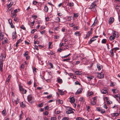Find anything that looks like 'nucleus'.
I'll list each match as a JSON object with an SVG mask.
<instances>
[{
	"instance_id": "obj_1",
	"label": "nucleus",
	"mask_w": 120,
	"mask_h": 120,
	"mask_svg": "<svg viewBox=\"0 0 120 120\" xmlns=\"http://www.w3.org/2000/svg\"><path fill=\"white\" fill-rule=\"evenodd\" d=\"M6 54L5 52L2 53L1 54L0 59V68H2L3 67V61L4 60L6 57Z\"/></svg>"
},
{
	"instance_id": "obj_2",
	"label": "nucleus",
	"mask_w": 120,
	"mask_h": 120,
	"mask_svg": "<svg viewBox=\"0 0 120 120\" xmlns=\"http://www.w3.org/2000/svg\"><path fill=\"white\" fill-rule=\"evenodd\" d=\"M68 111L66 112V113L67 114H69L73 113V112L72 111L73 109L71 107H68L67 108Z\"/></svg>"
},
{
	"instance_id": "obj_3",
	"label": "nucleus",
	"mask_w": 120,
	"mask_h": 120,
	"mask_svg": "<svg viewBox=\"0 0 120 120\" xmlns=\"http://www.w3.org/2000/svg\"><path fill=\"white\" fill-rule=\"evenodd\" d=\"M19 10L17 9L13 11H11V14L14 17H16V13L19 11Z\"/></svg>"
},
{
	"instance_id": "obj_4",
	"label": "nucleus",
	"mask_w": 120,
	"mask_h": 120,
	"mask_svg": "<svg viewBox=\"0 0 120 120\" xmlns=\"http://www.w3.org/2000/svg\"><path fill=\"white\" fill-rule=\"evenodd\" d=\"M97 77L99 79L102 78L104 77L103 74L102 72L98 73Z\"/></svg>"
},
{
	"instance_id": "obj_5",
	"label": "nucleus",
	"mask_w": 120,
	"mask_h": 120,
	"mask_svg": "<svg viewBox=\"0 0 120 120\" xmlns=\"http://www.w3.org/2000/svg\"><path fill=\"white\" fill-rule=\"evenodd\" d=\"M96 6V4H94V3H92L91 4L89 7V8L91 9L95 8V7Z\"/></svg>"
},
{
	"instance_id": "obj_6",
	"label": "nucleus",
	"mask_w": 120,
	"mask_h": 120,
	"mask_svg": "<svg viewBox=\"0 0 120 120\" xmlns=\"http://www.w3.org/2000/svg\"><path fill=\"white\" fill-rule=\"evenodd\" d=\"M27 99L28 101L30 103H31V100L32 99V95H28L27 97Z\"/></svg>"
},
{
	"instance_id": "obj_7",
	"label": "nucleus",
	"mask_w": 120,
	"mask_h": 120,
	"mask_svg": "<svg viewBox=\"0 0 120 120\" xmlns=\"http://www.w3.org/2000/svg\"><path fill=\"white\" fill-rule=\"evenodd\" d=\"M13 2H11L10 4L7 5V7L8 8V9L7 10V11H9L11 9V8H10L11 6L13 5Z\"/></svg>"
},
{
	"instance_id": "obj_8",
	"label": "nucleus",
	"mask_w": 120,
	"mask_h": 120,
	"mask_svg": "<svg viewBox=\"0 0 120 120\" xmlns=\"http://www.w3.org/2000/svg\"><path fill=\"white\" fill-rule=\"evenodd\" d=\"M114 21V18L112 17H111L109 19V23L110 24L113 23Z\"/></svg>"
},
{
	"instance_id": "obj_9",
	"label": "nucleus",
	"mask_w": 120,
	"mask_h": 120,
	"mask_svg": "<svg viewBox=\"0 0 120 120\" xmlns=\"http://www.w3.org/2000/svg\"><path fill=\"white\" fill-rule=\"evenodd\" d=\"M22 41V40L21 39H19L17 42L16 43L15 45V47H16V48H15V49H17V47L18 46V45L19 43H21Z\"/></svg>"
},
{
	"instance_id": "obj_10",
	"label": "nucleus",
	"mask_w": 120,
	"mask_h": 120,
	"mask_svg": "<svg viewBox=\"0 0 120 120\" xmlns=\"http://www.w3.org/2000/svg\"><path fill=\"white\" fill-rule=\"evenodd\" d=\"M92 34V31L88 32L87 34L86 37L85 38H89L90 35Z\"/></svg>"
},
{
	"instance_id": "obj_11",
	"label": "nucleus",
	"mask_w": 120,
	"mask_h": 120,
	"mask_svg": "<svg viewBox=\"0 0 120 120\" xmlns=\"http://www.w3.org/2000/svg\"><path fill=\"white\" fill-rule=\"evenodd\" d=\"M82 90V89L80 88L75 93V94H77L81 93Z\"/></svg>"
},
{
	"instance_id": "obj_12",
	"label": "nucleus",
	"mask_w": 120,
	"mask_h": 120,
	"mask_svg": "<svg viewBox=\"0 0 120 120\" xmlns=\"http://www.w3.org/2000/svg\"><path fill=\"white\" fill-rule=\"evenodd\" d=\"M113 36L115 38V37H118V33L117 32H115L113 34Z\"/></svg>"
},
{
	"instance_id": "obj_13",
	"label": "nucleus",
	"mask_w": 120,
	"mask_h": 120,
	"mask_svg": "<svg viewBox=\"0 0 120 120\" xmlns=\"http://www.w3.org/2000/svg\"><path fill=\"white\" fill-rule=\"evenodd\" d=\"M17 38L16 33V32L13 33L12 34V38L13 39H16Z\"/></svg>"
},
{
	"instance_id": "obj_14",
	"label": "nucleus",
	"mask_w": 120,
	"mask_h": 120,
	"mask_svg": "<svg viewBox=\"0 0 120 120\" xmlns=\"http://www.w3.org/2000/svg\"><path fill=\"white\" fill-rule=\"evenodd\" d=\"M75 100L73 97H72L70 98V101L71 103H73L75 102Z\"/></svg>"
},
{
	"instance_id": "obj_15",
	"label": "nucleus",
	"mask_w": 120,
	"mask_h": 120,
	"mask_svg": "<svg viewBox=\"0 0 120 120\" xmlns=\"http://www.w3.org/2000/svg\"><path fill=\"white\" fill-rule=\"evenodd\" d=\"M4 34L2 32L0 33V39L2 40L3 39Z\"/></svg>"
},
{
	"instance_id": "obj_16",
	"label": "nucleus",
	"mask_w": 120,
	"mask_h": 120,
	"mask_svg": "<svg viewBox=\"0 0 120 120\" xmlns=\"http://www.w3.org/2000/svg\"><path fill=\"white\" fill-rule=\"evenodd\" d=\"M26 92L27 91L26 90L24 89H23L21 91H20V92L21 93L23 94H26Z\"/></svg>"
},
{
	"instance_id": "obj_17",
	"label": "nucleus",
	"mask_w": 120,
	"mask_h": 120,
	"mask_svg": "<svg viewBox=\"0 0 120 120\" xmlns=\"http://www.w3.org/2000/svg\"><path fill=\"white\" fill-rule=\"evenodd\" d=\"M112 91L113 93L115 94L119 92V90L117 89H112Z\"/></svg>"
},
{
	"instance_id": "obj_18",
	"label": "nucleus",
	"mask_w": 120,
	"mask_h": 120,
	"mask_svg": "<svg viewBox=\"0 0 120 120\" xmlns=\"http://www.w3.org/2000/svg\"><path fill=\"white\" fill-rule=\"evenodd\" d=\"M58 90L59 92V93L60 95H63L64 94V93L63 90H59V89Z\"/></svg>"
},
{
	"instance_id": "obj_19",
	"label": "nucleus",
	"mask_w": 120,
	"mask_h": 120,
	"mask_svg": "<svg viewBox=\"0 0 120 120\" xmlns=\"http://www.w3.org/2000/svg\"><path fill=\"white\" fill-rule=\"evenodd\" d=\"M4 41L2 42V43L3 44H5L6 43H7L8 40L7 38H4Z\"/></svg>"
},
{
	"instance_id": "obj_20",
	"label": "nucleus",
	"mask_w": 120,
	"mask_h": 120,
	"mask_svg": "<svg viewBox=\"0 0 120 120\" xmlns=\"http://www.w3.org/2000/svg\"><path fill=\"white\" fill-rule=\"evenodd\" d=\"M96 40V39H93V38H92L89 42L88 43L89 44H90L92 42Z\"/></svg>"
},
{
	"instance_id": "obj_21",
	"label": "nucleus",
	"mask_w": 120,
	"mask_h": 120,
	"mask_svg": "<svg viewBox=\"0 0 120 120\" xmlns=\"http://www.w3.org/2000/svg\"><path fill=\"white\" fill-rule=\"evenodd\" d=\"M73 15V17L74 18H77L78 17L79 15L78 13H74Z\"/></svg>"
},
{
	"instance_id": "obj_22",
	"label": "nucleus",
	"mask_w": 120,
	"mask_h": 120,
	"mask_svg": "<svg viewBox=\"0 0 120 120\" xmlns=\"http://www.w3.org/2000/svg\"><path fill=\"white\" fill-rule=\"evenodd\" d=\"M11 77V75H8V78L6 80V82H8V83L10 81V79Z\"/></svg>"
},
{
	"instance_id": "obj_23",
	"label": "nucleus",
	"mask_w": 120,
	"mask_h": 120,
	"mask_svg": "<svg viewBox=\"0 0 120 120\" xmlns=\"http://www.w3.org/2000/svg\"><path fill=\"white\" fill-rule=\"evenodd\" d=\"M48 8L46 6H45L44 7V11L46 12L48 11Z\"/></svg>"
},
{
	"instance_id": "obj_24",
	"label": "nucleus",
	"mask_w": 120,
	"mask_h": 120,
	"mask_svg": "<svg viewBox=\"0 0 120 120\" xmlns=\"http://www.w3.org/2000/svg\"><path fill=\"white\" fill-rule=\"evenodd\" d=\"M116 85V83L115 82H111L110 86H115Z\"/></svg>"
},
{
	"instance_id": "obj_25",
	"label": "nucleus",
	"mask_w": 120,
	"mask_h": 120,
	"mask_svg": "<svg viewBox=\"0 0 120 120\" xmlns=\"http://www.w3.org/2000/svg\"><path fill=\"white\" fill-rule=\"evenodd\" d=\"M107 91L106 90H101V93L103 94H106L107 93Z\"/></svg>"
},
{
	"instance_id": "obj_26",
	"label": "nucleus",
	"mask_w": 120,
	"mask_h": 120,
	"mask_svg": "<svg viewBox=\"0 0 120 120\" xmlns=\"http://www.w3.org/2000/svg\"><path fill=\"white\" fill-rule=\"evenodd\" d=\"M33 70L34 73V74H35L38 70L36 68H33Z\"/></svg>"
},
{
	"instance_id": "obj_27",
	"label": "nucleus",
	"mask_w": 120,
	"mask_h": 120,
	"mask_svg": "<svg viewBox=\"0 0 120 120\" xmlns=\"http://www.w3.org/2000/svg\"><path fill=\"white\" fill-rule=\"evenodd\" d=\"M12 18H14V20L15 21H19L18 19L17 18H16V17H14L13 16V15H12Z\"/></svg>"
},
{
	"instance_id": "obj_28",
	"label": "nucleus",
	"mask_w": 120,
	"mask_h": 120,
	"mask_svg": "<svg viewBox=\"0 0 120 120\" xmlns=\"http://www.w3.org/2000/svg\"><path fill=\"white\" fill-rule=\"evenodd\" d=\"M115 38L112 35L109 38V39L111 41L115 39Z\"/></svg>"
},
{
	"instance_id": "obj_29",
	"label": "nucleus",
	"mask_w": 120,
	"mask_h": 120,
	"mask_svg": "<svg viewBox=\"0 0 120 120\" xmlns=\"http://www.w3.org/2000/svg\"><path fill=\"white\" fill-rule=\"evenodd\" d=\"M20 105L21 107L22 108L25 106V105L23 103V102H22L20 103Z\"/></svg>"
},
{
	"instance_id": "obj_30",
	"label": "nucleus",
	"mask_w": 120,
	"mask_h": 120,
	"mask_svg": "<svg viewBox=\"0 0 120 120\" xmlns=\"http://www.w3.org/2000/svg\"><path fill=\"white\" fill-rule=\"evenodd\" d=\"M74 4V3L73 2H71L68 4V6L70 7H72L73 6Z\"/></svg>"
},
{
	"instance_id": "obj_31",
	"label": "nucleus",
	"mask_w": 120,
	"mask_h": 120,
	"mask_svg": "<svg viewBox=\"0 0 120 120\" xmlns=\"http://www.w3.org/2000/svg\"><path fill=\"white\" fill-rule=\"evenodd\" d=\"M119 114L117 113H114L113 114L112 116L114 117L117 116Z\"/></svg>"
},
{
	"instance_id": "obj_32",
	"label": "nucleus",
	"mask_w": 120,
	"mask_h": 120,
	"mask_svg": "<svg viewBox=\"0 0 120 120\" xmlns=\"http://www.w3.org/2000/svg\"><path fill=\"white\" fill-rule=\"evenodd\" d=\"M75 35L76 36H79V32L77 31L75 33Z\"/></svg>"
},
{
	"instance_id": "obj_33",
	"label": "nucleus",
	"mask_w": 120,
	"mask_h": 120,
	"mask_svg": "<svg viewBox=\"0 0 120 120\" xmlns=\"http://www.w3.org/2000/svg\"><path fill=\"white\" fill-rule=\"evenodd\" d=\"M84 119V118L82 117H78L76 119V120H81Z\"/></svg>"
},
{
	"instance_id": "obj_34",
	"label": "nucleus",
	"mask_w": 120,
	"mask_h": 120,
	"mask_svg": "<svg viewBox=\"0 0 120 120\" xmlns=\"http://www.w3.org/2000/svg\"><path fill=\"white\" fill-rule=\"evenodd\" d=\"M102 109L100 107H98L96 109V110L98 111L101 112L102 111Z\"/></svg>"
},
{
	"instance_id": "obj_35",
	"label": "nucleus",
	"mask_w": 120,
	"mask_h": 120,
	"mask_svg": "<svg viewBox=\"0 0 120 120\" xmlns=\"http://www.w3.org/2000/svg\"><path fill=\"white\" fill-rule=\"evenodd\" d=\"M61 30L63 32H64L66 30V29L65 27H64Z\"/></svg>"
},
{
	"instance_id": "obj_36",
	"label": "nucleus",
	"mask_w": 120,
	"mask_h": 120,
	"mask_svg": "<svg viewBox=\"0 0 120 120\" xmlns=\"http://www.w3.org/2000/svg\"><path fill=\"white\" fill-rule=\"evenodd\" d=\"M110 52L111 53V55L112 56H113L114 55V53L113 52V49H112L110 51Z\"/></svg>"
},
{
	"instance_id": "obj_37",
	"label": "nucleus",
	"mask_w": 120,
	"mask_h": 120,
	"mask_svg": "<svg viewBox=\"0 0 120 120\" xmlns=\"http://www.w3.org/2000/svg\"><path fill=\"white\" fill-rule=\"evenodd\" d=\"M75 73L78 75H79L81 74V72H79L78 71H76L75 72Z\"/></svg>"
},
{
	"instance_id": "obj_38",
	"label": "nucleus",
	"mask_w": 120,
	"mask_h": 120,
	"mask_svg": "<svg viewBox=\"0 0 120 120\" xmlns=\"http://www.w3.org/2000/svg\"><path fill=\"white\" fill-rule=\"evenodd\" d=\"M28 55V51L26 52L23 54L24 56L25 57H26V56Z\"/></svg>"
},
{
	"instance_id": "obj_39",
	"label": "nucleus",
	"mask_w": 120,
	"mask_h": 120,
	"mask_svg": "<svg viewBox=\"0 0 120 120\" xmlns=\"http://www.w3.org/2000/svg\"><path fill=\"white\" fill-rule=\"evenodd\" d=\"M19 89L20 91H21L23 89L22 88V86L20 85L19 86Z\"/></svg>"
},
{
	"instance_id": "obj_40",
	"label": "nucleus",
	"mask_w": 120,
	"mask_h": 120,
	"mask_svg": "<svg viewBox=\"0 0 120 120\" xmlns=\"http://www.w3.org/2000/svg\"><path fill=\"white\" fill-rule=\"evenodd\" d=\"M54 38L55 39H58L59 38V36L55 35L54 36Z\"/></svg>"
},
{
	"instance_id": "obj_41",
	"label": "nucleus",
	"mask_w": 120,
	"mask_h": 120,
	"mask_svg": "<svg viewBox=\"0 0 120 120\" xmlns=\"http://www.w3.org/2000/svg\"><path fill=\"white\" fill-rule=\"evenodd\" d=\"M101 42L102 43H105L106 42V40L105 39H104L102 40Z\"/></svg>"
},
{
	"instance_id": "obj_42",
	"label": "nucleus",
	"mask_w": 120,
	"mask_h": 120,
	"mask_svg": "<svg viewBox=\"0 0 120 120\" xmlns=\"http://www.w3.org/2000/svg\"><path fill=\"white\" fill-rule=\"evenodd\" d=\"M20 28L22 29L23 30H26V28L23 25H22L21 27H20Z\"/></svg>"
},
{
	"instance_id": "obj_43",
	"label": "nucleus",
	"mask_w": 120,
	"mask_h": 120,
	"mask_svg": "<svg viewBox=\"0 0 120 120\" xmlns=\"http://www.w3.org/2000/svg\"><path fill=\"white\" fill-rule=\"evenodd\" d=\"M69 26L71 27H73L74 26H75V24L74 23H72L71 24H69Z\"/></svg>"
},
{
	"instance_id": "obj_44",
	"label": "nucleus",
	"mask_w": 120,
	"mask_h": 120,
	"mask_svg": "<svg viewBox=\"0 0 120 120\" xmlns=\"http://www.w3.org/2000/svg\"><path fill=\"white\" fill-rule=\"evenodd\" d=\"M70 59L69 58H68L67 59H65L63 60V61H67L68 62V61L69 60H70Z\"/></svg>"
},
{
	"instance_id": "obj_45",
	"label": "nucleus",
	"mask_w": 120,
	"mask_h": 120,
	"mask_svg": "<svg viewBox=\"0 0 120 120\" xmlns=\"http://www.w3.org/2000/svg\"><path fill=\"white\" fill-rule=\"evenodd\" d=\"M56 118L55 117H52L51 118V120H56Z\"/></svg>"
},
{
	"instance_id": "obj_46",
	"label": "nucleus",
	"mask_w": 120,
	"mask_h": 120,
	"mask_svg": "<svg viewBox=\"0 0 120 120\" xmlns=\"http://www.w3.org/2000/svg\"><path fill=\"white\" fill-rule=\"evenodd\" d=\"M58 82L59 83H62V80L61 79H58Z\"/></svg>"
},
{
	"instance_id": "obj_47",
	"label": "nucleus",
	"mask_w": 120,
	"mask_h": 120,
	"mask_svg": "<svg viewBox=\"0 0 120 120\" xmlns=\"http://www.w3.org/2000/svg\"><path fill=\"white\" fill-rule=\"evenodd\" d=\"M58 102L60 104H63V101L62 100H60V99H59L58 100Z\"/></svg>"
},
{
	"instance_id": "obj_48",
	"label": "nucleus",
	"mask_w": 120,
	"mask_h": 120,
	"mask_svg": "<svg viewBox=\"0 0 120 120\" xmlns=\"http://www.w3.org/2000/svg\"><path fill=\"white\" fill-rule=\"evenodd\" d=\"M94 77L92 76H87V78L89 79L90 80L92 79Z\"/></svg>"
},
{
	"instance_id": "obj_49",
	"label": "nucleus",
	"mask_w": 120,
	"mask_h": 120,
	"mask_svg": "<svg viewBox=\"0 0 120 120\" xmlns=\"http://www.w3.org/2000/svg\"><path fill=\"white\" fill-rule=\"evenodd\" d=\"M115 98H119L120 97V95L119 94H116L114 95Z\"/></svg>"
},
{
	"instance_id": "obj_50",
	"label": "nucleus",
	"mask_w": 120,
	"mask_h": 120,
	"mask_svg": "<svg viewBox=\"0 0 120 120\" xmlns=\"http://www.w3.org/2000/svg\"><path fill=\"white\" fill-rule=\"evenodd\" d=\"M19 101L18 98H17L16 99V100L15 102V104L17 105L19 102Z\"/></svg>"
},
{
	"instance_id": "obj_51",
	"label": "nucleus",
	"mask_w": 120,
	"mask_h": 120,
	"mask_svg": "<svg viewBox=\"0 0 120 120\" xmlns=\"http://www.w3.org/2000/svg\"><path fill=\"white\" fill-rule=\"evenodd\" d=\"M69 119V118L67 117H64L63 118L62 120H68Z\"/></svg>"
},
{
	"instance_id": "obj_52",
	"label": "nucleus",
	"mask_w": 120,
	"mask_h": 120,
	"mask_svg": "<svg viewBox=\"0 0 120 120\" xmlns=\"http://www.w3.org/2000/svg\"><path fill=\"white\" fill-rule=\"evenodd\" d=\"M56 20L58 22H60V19L59 17H56Z\"/></svg>"
},
{
	"instance_id": "obj_53",
	"label": "nucleus",
	"mask_w": 120,
	"mask_h": 120,
	"mask_svg": "<svg viewBox=\"0 0 120 120\" xmlns=\"http://www.w3.org/2000/svg\"><path fill=\"white\" fill-rule=\"evenodd\" d=\"M79 101H84V98L82 97H81L79 98Z\"/></svg>"
},
{
	"instance_id": "obj_54",
	"label": "nucleus",
	"mask_w": 120,
	"mask_h": 120,
	"mask_svg": "<svg viewBox=\"0 0 120 120\" xmlns=\"http://www.w3.org/2000/svg\"><path fill=\"white\" fill-rule=\"evenodd\" d=\"M97 68H102L103 66L102 65H100L99 64H98L97 65Z\"/></svg>"
},
{
	"instance_id": "obj_55",
	"label": "nucleus",
	"mask_w": 120,
	"mask_h": 120,
	"mask_svg": "<svg viewBox=\"0 0 120 120\" xmlns=\"http://www.w3.org/2000/svg\"><path fill=\"white\" fill-rule=\"evenodd\" d=\"M93 94V92H89L88 94V95L89 96H91Z\"/></svg>"
},
{
	"instance_id": "obj_56",
	"label": "nucleus",
	"mask_w": 120,
	"mask_h": 120,
	"mask_svg": "<svg viewBox=\"0 0 120 120\" xmlns=\"http://www.w3.org/2000/svg\"><path fill=\"white\" fill-rule=\"evenodd\" d=\"M52 42H49V48H51V47H50V46L52 45Z\"/></svg>"
},
{
	"instance_id": "obj_57",
	"label": "nucleus",
	"mask_w": 120,
	"mask_h": 120,
	"mask_svg": "<svg viewBox=\"0 0 120 120\" xmlns=\"http://www.w3.org/2000/svg\"><path fill=\"white\" fill-rule=\"evenodd\" d=\"M37 31V30L36 29H34L32 30V31L31 32V33L33 34L34 33V32Z\"/></svg>"
},
{
	"instance_id": "obj_58",
	"label": "nucleus",
	"mask_w": 120,
	"mask_h": 120,
	"mask_svg": "<svg viewBox=\"0 0 120 120\" xmlns=\"http://www.w3.org/2000/svg\"><path fill=\"white\" fill-rule=\"evenodd\" d=\"M75 85H80V84L78 81H77L75 82Z\"/></svg>"
},
{
	"instance_id": "obj_59",
	"label": "nucleus",
	"mask_w": 120,
	"mask_h": 120,
	"mask_svg": "<svg viewBox=\"0 0 120 120\" xmlns=\"http://www.w3.org/2000/svg\"><path fill=\"white\" fill-rule=\"evenodd\" d=\"M52 96V95L51 94H50L48 96L47 98L48 99L50 98Z\"/></svg>"
},
{
	"instance_id": "obj_60",
	"label": "nucleus",
	"mask_w": 120,
	"mask_h": 120,
	"mask_svg": "<svg viewBox=\"0 0 120 120\" xmlns=\"http://www.w3.org/2000/svg\"><path fill=\"white\" fill-rule=\"evenodd\" d=\"M8 21L10 24H11L12 23V20L11 19H10L8 20Z\"/></svg>"
},
{
	"instance_id": "obj_61",
	"label": "nucleus",
	"mask_w": 120,
	"mask_h": 120,
	"mask_svg": "<svg viewBox=\"0 0 120 120\" xmlns=\"http://www.w3.org/2000/svg\"><path fill=\"white\" fill-rule=\"evenodd\" d=\"M45 30H43L42 31H40V33L43 34L45 33Z\"/></svg>"
},
{
	"instance_id": "obj_62",
	"label": "nucleus",
	"mask_w": 120,
	"mask_h": 120,
	"mask_svg": "<svg viewBox=\"0 0 120 120\" xmlns=\"http://www.w3.org/2000/svg\"><path fill=\"white\" fill-rule=\"evenodd\" d=\"M45 109L46 110H48L49 109V107L48 106H46L45 107Z\"/></svg>"
},
{
	"instance_id": "obj_63",
	"label": "nucleus",
	"mask_w": 120,
	"mask_h": 120,
	"mask_svg": "<svg viewBox=\"0 0 120 120\" xmlns=\"http://www.w3.org/2000/svg\"><path fill=\"white\" fill-rule=\"evenodd\" d=\"M45 27L42 26H41L40 27V29L41 30H43L45 28Z\"/></svg>"
},
{
	"instance_id": "obj_64",
	"label": "nucleus",
	"mask_w": 120,
	"mask_h": 120,
	"mask_svg": "<svg viewBox=\"0 0 120 120\" xmlns=\"http://www.w3.org/2000/svg\"><path fill=\"white\" fill-rule=\"evenodd\" d=\"M48 114V112L47 111H45L44 113V114L45 115H47Z\"/></svg>"
}]
</instances>
